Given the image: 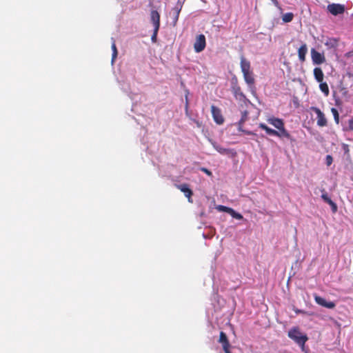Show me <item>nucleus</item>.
Wrapping results in <instances>:
<instances>
[{"label":"nucleus","mask_w":353,"mask_h":353,"mask_svg":"<svg viewBox=\"0 0 353 353\" xmlns=\"http://www.w3.org/2000/svg\"><path fill=\"white\" fill-rule=\"evenodd\" d=\"M295 312H296V314H299V313L304 314V313H305V312H304V311H302V310H295Z\"/></svg>","instance_id":"34"},{"label":"nucleus","mask_w":353,"mask_h":353,"mask_svg":"<svg viewBox=\"0 0 353 353\" xmlns=\"http://www.w3.org/2000/svg\"><path fill=\"white\" fill-rule=\"evenodd\" d=\"M276 132L277 133L274 135L276 137H278L281 139H286L287 140H289L292 143L296 141L295 139H294L285 130V125L282 127V128H279L278 130H276Z\"/></svg>","instance_id":"10"},{"label":"nucleus","mask_w":353,"mask_h":353,"mask_svg":"<svg viewBox=\"0 0 353 353\" xmlns=\"http://www.w3.org/2000/svg\"><path fill=\"white\" fill-rule=\"evenodd\" d=\"M321 198L325 202L327 203V204H329L332 208V211L333 213H335L336 212L337 210H338V208H337V205L328 196L327 194V193H323L321 195Z\"/></svg>","instance_id":"16"},{"label":"nucleus","mask_w":353,"mask_h":353,"mask_svg":"<svg viewBox=\"0 0 353 353\" xmlns=\"http://www.w3.org/2000/svg\"><path fill=\"white\" fill-rule=\"evenodd\" d=\"M240 66L243 75L245 83L252 89L254 87L255 79L253 71L251 70V64L250 61L247 60L243 56L241 57Z\"/></svg>","instance_id":"1"},{"label":"nucleus","mask_w":353,"mask_h":353,"mask_svg":"<svg viewBox=\"0 0 353 353\" xmlns=\"http://www.w3.org/2000/svg\"><path fill=\"white\" fill-rule=\"evenodd\" d=\"M206 46V40L204 34H199L196 37V41L194 43V49L196 52H202Z\"/></svg>","instance_id":"3"},{"label":"nucleus","mask_w":353,"mask_h":353,"mask_svg":"<svg viewBox=\"0 0 353 353\" xmlns=\"http://www.w3.org/2000/svg\"><path fill=\"white\" fill-rule=\"evenodd\" d=\"M112 46H111V48H112V63H114V61H115L117 57V54H118V51H117V46H116V44H115V41L113 38H112Z\"/></svg>","instance_id":"21"},{"label":"nucleus","mask_w":353,"mask_h":353,"mask_svg":"<svg viewBox=\"0 0 353 353\" xmlns=\"http://www.w3.org/2000/svg\"><path fill=\"white\" fill-rule=\"evenodd\" d=\"M219 343L222 345L223 350L225 353H232L230 350V343L226 334L223 332H220Z\"/></svg>","instance_id":"7"},{"label":"nucleus","mask_w":353,"mask_h":353,"mask_svg":"<svg viewBox=\"0 0 353 353\" xmlns=\"http://www.w3.org/2000/svg\"><path fill=\"white\" fill-rule=\"evenodd\" d=\"M267 121L268 123L272 125L274 127H275L277 130L279 128H282L285 125L283 119L276 118L274 117H270L267 119Z\"/></svg>","instance_id":"15"},{"label":"nucleus","mask_w":353,"mask_h":353,"mask_svg":"<svg viewBox=\"0 0 353 353\" xmlns=\"http://www.w3.org/2000/svg\"><path fill=\"white\" fill-rule=\"evenodd\" d=\"M349 127L351 130H353V120L352 119L349 121Z\"/></svg>","instance_id":"32"},{"label":"nucleus","mask_w":353,"mask_h":353,"mask_svg":"<svg viewBox=\"0 0 353 353\" xmlns=\"http://www.w3.org/2000/svg\"><path fill=\"white\" fill-rule=\"evenodd\" d=\"M150 19L154 26V28L159 29L160 27V14L157 10H152L150 13Z\"/></svg>","instance_id":"13"},{"label":"nucleus","mask_w":353,"mask_h":353,"mask_svg":"<svg viewBox=\"0 0 353 353\" xmlns=\"http://www.w3.org/2000/svg\"><path fill=\"white\" fill-rule=\"evenodd\" d=\"M333 159L332 156H327L326 157V164L327 165H330L332 163Z\"/></svg>","instance_id":"30"},{"label":"nucleus","mask_w":353,"mask_h":353,"mask_svg":"<svg viewBox=\"0 0 353 353\" xmlns=\"http://www.w3.org/2000/svg\"><path fill=\"white\" fill-rule=\"evenodd\" d=\"M159 30V29L154 28V32H153V34L151 37V40L152 42L157 41V34H158Z\"/></svg>","instance_id":"27"},{"label":"nucleus","mask_w":353,"mask_h":353,"mask_svg":"<svg viewBox=\"0 0 353 353\" xmlns=\"http://www.w3.org/2000/svg\"><path fill=\"white\" fill-rule=\"evenodd\" d=\"M307 52V48L305 43L303 44L298 50V55L301 61H305Z\"/></svg>","instance_id":"17"},{"label":"nucleus","mask_w":353,"mask_h":353,"mask_svg":"<svg viewBox=\"0 0 353 353\" xmlns=\"http://www.w3.org/2000/svg\"><path fill=\"white\" fill-rule=\"evenodd\" d=\"M314 75L318 82L321 83L323 81L324 74L321 68H315L314 69Z\"/></svg>","instance_id":"18"},{"label":"nucleus","mask_w":353,"mask_h":353,"mask_svg":"<svg viewBox=\"0 0 353 353\" xmlns=\"http://www.w3.org/2000/svg\"><path fill=\"white\" fill-rule=\"evenodd\" d=\"M216 209L220 212H227L229 214L230 212L231 208L220 205L216 207Z\"/></svg>","instance_id":"26"},{"label":"nucleus","mask_w":353,"mask_h":353,"mask_svg":"<svg viewBox=\"0 0 353 353\" xmlns=\"http://www.w3.org/2000/svg\"><path fill=\"white\" fill-rule=\"evenodd\" d=\"M248 114V112L247 111H244L243 112H242V117L240 120V123H243L247 119Z\"/></svg>","instance_id":"28"},{"label":"nucleus","mask_w":353,"mask_h":353,"mask_svg":"<svg viewBox=\"0 0 353 353\" xmlns=\"http://www.w3.org/2000/svg\"><path fill=\"white\" fill-rule=\"evenodd\" d=\"M327 10L333 15L336 16L344 13L345 6L339 3H332L327 6Z\"/></svg>","instance_id":"6"},{"label":"nucleus","mask_w":353,"mask_h":353,"mask_svg":"<svg viewBox=\"0 0 353 353\" xmlns=\"http://www.w3.org/2000/svg\"><path fill=\"white\" fill-rule=\"evenodd\" d=\"M276 132L277 133L274 135L276 137H278L281 139H286L287 140H289L292 143L296 141L295 139H294L285 130V125L282 127V128H279L278 130H276Z\"/></svg>","instance_id":"11"},{"label":"nucleus","mask_w":353,"mask_h":353,"mask_svg":"<svg viewBox=\"0 0 353 353\" xmlns=\"http://www.w3.org/2000/svg\"><path fill=\"white\" fill-rule=\"evenodd\" d=\"M202 172H205L206 174H208V176H212V173L211 171H210L209 170H208L207 168H201L200 169Z\"/></svg>","instance_id":"29"},{"label":"nucleus","mask_w":353,"mask_h":353,"mask_svg":"<svg viewBox=\"0 0 353 353\" xmlns=\"http://www.w3.org/2000/svg\"><path fill=\"white\" fill-rule=\"evenodd\" d=\"M177 189L180 190L184 193L185 196L188 199L190 202H192L191 197L193 194L192 190L189 188V185L186 183L176 185Z\"/></svg>","instance_id":"12"},{"label":"nucleus","mask_w":353,"mask_h":353,"mask_svg":"<svg viewBox=\"0 0 353 353\" xmlns=\"http://www.w3.org/2000/svg\"><path fill=\"white\" fill-rule=\"evenodd\" d=\"M233 218L236 219H238V220H241L243 219V216L239 212H236L234 210H233L232 208H231L230 210V212L229 213Z\"/></svg>","instance_id":"24"},{"label":"nucleus","mask_w":353,"mask_h":353,"mask_svg":"<svg viewBox=\"0 0 353 353\" xmlns=\"http://www.w3.org/2000/svg\"><path fill=\"white\" fill-rule=\"evenodd\" d=\"M314 300L317 304L319 305L328 308L333 309L335 307L336 304L332 301H327L324 298L315 294L314 296Z\"/></svg>","instance_id":"9"},{"label":"nucleus","mask_w":353,"mask_h":353,"mask_svg":"<svg viewBox=\"0 0 353 353\" xmlns=\"http://www.w3.org/2000/svg\"><path fill=\"white\" fill-rule=\"evenodd\" d=\"M319 88L321 92H323L326 97L329 95L330 90L327 83L322 81L320 83Z\"/></svg>","instance_id":"22"},{"label":"nucleus","mask_w":353,"mask_h":353,"mask_svg":"<svg viewBox=\"0 0 353 353\" xmlns=\"http://www.w3.org/2000/svg\"><path fill=\"white\" fill-rule=\"evenodd\" d=\"M181 8H182V6L179 3H178L173 9H172V11H173V14H174V16H173V22L175 24L178 19H179V13L181 10Z\"/></svg>","instance_id":"19"},{"label":"nucleus","mask_w":353,"mask_h":353,"mask_svg":"<svg viewBox=\"0 0 353 353\" xmlns=\"http://www.w3.org/2000/svg\"><path fill=\"white\" fill-rule=\"evenodd\" d=\"M259 128L265 131V132L268 134V135H271V136H274L276 134H277L276 132V130H273L270 128H269L268 125H266L265 123H260L259 124Z\"/></svg>","instance_id":"20"},{"label":"nucleus","mask_w":353,"mask_h":353,"mask_svg":"<svg viewBox=\"0 0 353 353\" xmlns=\"http://www.w3.org/2000/svg\"><path fill=\"white\" fill-rule=\"evenodd\" d=\"M188 106H189L188 98V95H186L185 96V106L186 114H188Z\"/></svg>","instance_id":"31"},{"label":"nucleus","mask_w":353,"mask_h":353,"mask_svg":"<svg viewBox=\"0 0 353 353\" xmlns=\"http://www.w3.org/2000/svg\"><path fill=\"white\" fill-rule=\"evenodd\" d=\"M351 54H353V50L352 51H350V52H348L345 54V57H349Z\"/></svg>","instance_id":"33"},{"label":"nucleus","mask_w":353,"mask_h":353,"mask_svg":"<svg viewBox=\"0 0 353 353\" xmlns=\"http://www.w3.org/2000/svg\"><path fill=\"white\" fill-rule=\"evenodd\" d=\"M311 57L314 64L320 65L325 61L324 54L316 51L314 48L311 50Z\"/></svg>","instance_id":"8"},{"label":"nucleus","mask_w":353,"mask_h":353,"mask_svg":"<svg viewBox=\"0 0 353 353\" xmlns=\"http://www.w3.org/2000/svg\"><path fill=\"white\" fill-rule=\"evenodd\" d=\"M311 110L314 111L317 115V125L320 127L326 126L327 121L325 114L321 112V110L316 107H311Z\"/></svg>","instance_id":"5"},{"label":"nucleus","mask_w":353,"mask_h":353,"mask_svg":"<svg viewBox=\"0 0 353 353\" xmlns=\"http://www.w3.org/2000/svg\"><path fill=\"white\" fill-rule=\"evenodd\" d=\"M288 336L294 341L298 345L303 347L308 338L306 334H303L298 327H294L288 332Z\"/></svg>","instance_id":"2"},{"label":"nucleus","mask_w":353,"mask_h":353,"mask_svg":"<svg viewBox=\"0 0 353 353\" xmlns=\"http://www.w3.org/2000/svg\"><path fill=\"white\" fill-rule=\"evenodd\" d=\"M352 56H353V54H351L349 57H352Z\"/></svg>","instance_id":"35"},{"label":"nucleus","mask_w":353,"mask_h":353,"mask_svg":"<svg viewBox=\"0 0 353 353\" xmlns=\"http://www.w3.org/2000/svg\"><path fill=\"white\" fill-rule=\"evenodd\" d=\"M232 92L236 98H239L240 99H245V94L241 91V87L238 85L237 81L232 83Z\"/></svg>","instance_id":"14"},{"label":"nucleus","mask_w":353,"mask_h":353,"mask_svg":"<svg viewBox=\"0 0 353 353\" xmlns=\"http://www.w3.org/2000/svg\"><path fill=\"white\" fill-rule=\"evenodd\" d=\"M211 112L214 121L219 125H221L224 122V118L222 115L220 108L212 105L211 106Z\"/></svg>","instance_id":"4"},{"label":"nucleus","mask_w":353,"mask_h":353,"mask_svg":"<svg viewBox=\"0 0 353 353\" xmlns=\"http://www.w3.org/2000/svg\"><path fill=\"white\" fill-rule=\"evenodd\" d=\"M294 14L292 12H287L282 16V20L285 23H289L292 21Z\"/></svg>","instance_id":"23"},{"label":"nucleus","mask_w":353,"mask_h":353,"mask_svg":"<svg viewBox=\"0 0 353 353\" xmlns=\"http://www.w3.org/2000/svg\"><path fill=\"white\" fill-rule=\"evenodd\" d=\"M331 112L334 116V121L336 123H339V112L338 110L334 108H332L331 109Z\"/></svg>","instance_id":"25"}]
</instances>
